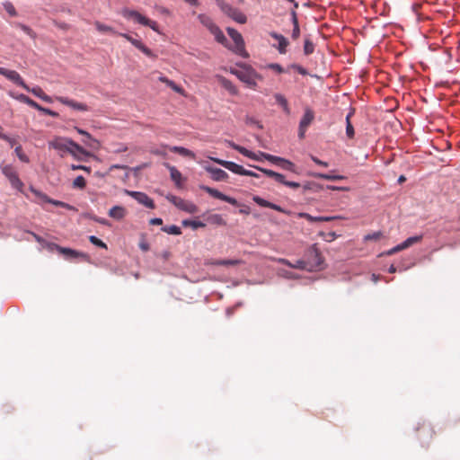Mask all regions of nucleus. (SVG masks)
Returning a JSON list of instances; mask_svg holds the SVG:
<instances>
[{
  "instance_id": "7",
  "label": "nucleus",
  "mask_w": 460,
  "mask_h": 460,
  "mask_svg": "<svg viewBox=\"0 0 460 460\" xmlns=\"http://www.w3.org/2000/svg\"><path fill=\"white\" fill-rule=\"evenodd\" d=\"M0 169L5 178L8 179L12 188L22 192L23 190V182L19 178L18 172L12 164H1Z\"/></svg>"
},
{
  "instance_id": "64",
  "label": "nucleus",
  "mask_w": 460,
  "mask_h": 460,
  "mask_svg": "<svg viewBox=\"0 0 460 460\" xmlns=\"http://www.w3.org/2000/svg\"><path fill=\"white\" fill-rule=\"evenodd\" d=\"M273 179L279 182V183H281L284 185V182H286V178L285 176L282 174V173H279V172H276V175L275 177H273Z\"/></svg>"
},
{
  "instance_id": "14",
  "label": "nucleus",
  "mask_w": 460,
  "mask_h": 460,
  "mask_svg": "<svg viewBox=\"0 0 460 460\" xmlns=\"http://www.w3.org/2000/svg\"><path fill=\"white\" fill-rule=\"evenodd\" d=\"M125 193L147 208L154 209L155 208L154 200L145 192L125 190Z\"/></svg>"
},
{
  "instance_id": "62",
  "label": "nucleus",
  "mask_w": 460,
  "mask_h": 460,
  "mask_svg": "<svg viewBox=\"0 0 460 460\" xmlns=\"http://www.w3.org/2000/svg\"><path fill=\"white\" fill-rule=\"evenodd\" d=\"M290 16H291V22L293 24V26L295 25H299V22H298V18H297V13L296 12L295 9H293L291 12H290Z\"/></svg>"
},
{
  "instance_id": "16",
  "label": "nucleus",
  "mask_w": 460,
  "mask_h": 460,
  "mask_svg": "<svg viewBox=\"0 0 460 460\" xmlns=\"http://www.w3.org/2000/svg\"><path fill=\"white\" fill-rule=\"evenodd\" d=\"M212 160L235 174L243 175L244 168L234 162L222 160L219 158H212Z\"/></svg>"
},
{
  "instance_id": "52",
  "label": "nucleus",
  "mask_w": 460,
  "mask_h": 460,
  "mask_svg": "<svg viewBox=\"0 0 460 460\" xmlns=\"http://www.w3.org/2000/svg\"><path fill=\"white\" fill-rule=\"evenodd\" d=\"M223 86L231 93V94H236L237 89L233 84V83L227 79L223 80Z\"/></svg>"
},
{
  "instance_id": "32",
  "label": "nucleus",
  "mask_w": 460,
  "mask_h": 460,
  "mask_svg": "<svg viewBox=\"0 0 460 460\" xmlns=\"http://www.w3.org/2000/svg\"><path fill=\"white\" fill-rule=\"evenodd\" d=\"M241 263L240 260L226 259V260H214L208 264L215 266H235Z\"/></svg>"
},
{
  "instance_id": "2",
  "label": "nucleus",
  "mask_w": 460,
  "mask_h": 460,
  "mask_svg": "<svg viewBox=\"0 0 460 460\" xmlns=\"http://www.w3.org/2000/svg\"><path fill=\"white\" fill-rule=\"evenodd\" d=\"M122 16L128 20H133L135 22H137L141 25L147 26L151 28L154 31L157 33H161L159 31V26L156 22L148 19L147 17L142 15L140 13L135 10H130L128 8H123L120 12Z\"/></svg>"
},
{
  "instance_id": "28",
  "label": "nucleus",
  "mask_w": 460,
  "mask_h": 460,
  "mask_svg": "<svg viewBox=\"0 0 460 460\" xmlns=\"http://www.w3.org/2000/svg\"><path fill=\"white\" fill-rule=\"evenodd\" d=\"M314 114L311 109H306L302 119H300L299 125L300 128H306L312 123L314 120Z\"/></svg>"
},
{
  "instance_id": "58",
  "label": "nucleus",
  "mask_w": 460,
  "mask_h": 460,
  "mask_svg": "<svg viewBox=\"0 0 460 460\" xmlns=\"http://www.w3.org/2000/svg\"><path fill=\"white\" fill-rule=\"evenodd\" d=\"M268 68L271 69V70H274L275 72H277L278 74H282L284 73V68L282 67V66H280L279 64L278 63H270L267 66Z\"/></svg>"
},
{
  "instance_id": "35",
  "label": "nucleus",
  "mask_w": 460,
  "mask_h": 460,
  "mask_svg": "<svg viewBox=\"0 0 460 460\" xmlns=\"http://www.w3.org/2000/svg\"><path fill=\"white\" fill-rule=\"evenodd\" d=\"M31 93H33L35 96L40 98L41 100L47 102H51V98L47 95L43 90L39 87V86H36V87H33V88H30V91Z\"/></svg>"
},
{
  "instance_id": "15",
  "label": "nucleus",
  "mask_w": 460,
  "mask_h": 460,
  "mask_svg": "<svg viewBox=\"0 0 460 460\" xmlns=\"http://www.w3.org/2000/svg\"><path fill=\"white\" fill-rule=\"evenodd\" d=\"M57 101L60 103L66 105L74 110L80 111H89L90 107L83 102H78L75 100L69 99L68 97L65 96H58L57 97Z\"/></svg>"
},
{
  "instance_id": "23",
  "label": "nucleus",
  "mask_w": 460,
  "mask_h": 460,
  "mask_svg": "<svg viewBox=\"0 0 460 460\" xmlns=\"http://www.w3.org/2000/svg\"><path fill=\"white\" fill-rule=\"evenodd\" d=\"M68 145H69L68 149L72 150V153H69V154L71 155H73L75 158L78 159V156H77L78 154L83 155H90V153L88 151H86L83 146H81L79 144H77L71 138L69 139Z\"/></svg>"
},
{
  "instance_id": "61",
  "label": "nucleus",
  "mask_w": 460,
  "mask_h": 460,
  "mask_svg": "<svg viewBox=\"0 0 460 460\" xmlns=\"http://www.w3.org/2000/svg\"><path fill=\"white\" fill-rule=\"evenodd\" d=\"M284 185L294 190L302 188V184L293 181H286V182H284Z\"/></svg>"
},
{
  "instance_id": "17",
  "label": "nucleus",
  "mask_w": 460,
  "mask_h": 460,
  "mask_svg": "<svg viewBox=\"0 0 460 460\" xmlns=\"http://www.w3.org/2000/svg\"><path fill=\"white\" fill-rule=\"evenodd\" d=\"M252 200L261 207L269 208L274 209L276 211H279V212L286 214V215L291 214V211L285 209L282 207H280L275 203L270 202V201L261 198L260 196L254 195L252 197Z\"/></svg>"
},
{
  "instance_id": "20",
  "label": "nucleus",
  "mask_w": 460,
  "mask_h": 460,
  "mask_svg": "<svg viewBox=\"0 0 460 460\" xmlns=\"http://www.w3.org/2000/svg\"><path fill=\"white\" fill-rule=\"evenodd\" d=\"M75 129L77 131L78 134L82 135L83 137H84L82 139V142L85 146L94 148V147H96L95 145L96 146L99 145V142L95 138H93L92 137V135L90 133H88L87 131H85L80 128H77V127H75Z\"/></svg>"
},
{
  "instance_id": "33",
  "label": "nucleus",
  "mask_w": 460,
  "mask_h": 460,
  "mask_svg": "<svg viewBox=\"0 0 460 460\" xmlns=\"http://www.w3.org/2000/svg\"><path fill=\"white\" fill-rule=\"evenodd\" d=\"M260 155H261L263 159H265V160H267V161L270 162L271 164H276V165H279V164H280L282 163V161H283V157L277 156V155H270V154H268V153H264V152H260Z\"/></svg>"
},
{
  "instance_id": "10",
  "label": "nucleus",
  "mask_w": 460,
  "mask_h": 460,
  "mask_svg": "<svg viewBox=\"0 0 460 460\" xmlns=\"http://www.w3.org/2000/svg\"><path fill=\"white\" fill-rule=\"evenodd\" d=\"M199 189L206 191L207 193H208L210 196H212L215 199H218L227 202L233 206H240V204L236 199L227 196L216 189H213V188L206 186V185H200Z\"/></svg>"
},
{
  "instance_id": "38",
  "label": "nucleus",
  "mask_w": 460,
  "mask_h": 460,
  "mask_svg": "<svg viewBox=\"0 0 460 460\" xmlns=\"http://www.w3.org/2000/svg\"><path fill=\"white\" fill-rule=\"evenodd\" d=\"M353 114V111H350L347 116H346V135L349 138H353L354 136H355V131H354V128L350 122V117L352 116Z\"/></svg>"
},
{
  "instance_id": "50",
  "label": "nucleus",
  "mask_w": 460,
  "mask_h": 460,
  "mask_svg": "<svg viewBox=\"0 0 460 460\" xmlns=\"http://www.w3.org/2000/svg\"><path fill=\"white\" fill-rule=\"evenodd\" d=\"M4 9L6 11V13L10 15V16H16L17 15V12L15 10V7L13 6V4L7 1V2H4Z\"/></svg>"
},
{
  "instance_id": "59",
  "label": "nucleus",
  "mask_w": 460,
  "mask_h": 460,
  "mask_svg": "<svg viewBox=\"0 0 460 460\" xmlns=\"http://www.w3.org/2000/svg\"><path fill=\"white\" fill-rule=\"evenodd\" d=\"M290 68H293V69L296 70L302 75H308L307 70L305 67H303L302 66H300V65L292 64V65H290Z\"/></svg>"
},
{
  "instance_id": "19",
  "label": "nucleus",
  "mask_w": 460,
  "mask_h": 460,
  "mask_svg": "<svg viewBox=\"0 0 460 460\" xmlns=\"http://www.w3.org/2000/svg\"><path fill=\"white\" fill-rule=\"evenodd\" d=\"M270 36L278 40V46H273L274 48H276L278 49V51L279 52V54H286L287 53V48L289 44L288 39L286 37H284L282 34L280 33H278L276 31H270Z\"/></svg>"
},
{
  "instance_id": "30",
  "label": "nucleus",
  "mask_w": 460,
  "mask_h": 460,
  "mask_svg": "<svg viewBox=\"0 0 460 460\" xmlns=\"http://www.w3.org/2000/svg\"><path fill=\"white\" fill-rule=\"evenodd\" d=\"M170 150L185 157H190L192 159L195 158V154L191 150L183 146H173L170 147Z\"/></svg>"
},
{
  "instance_id": "63",
  "label": "nucleus",
  "mask_w": 460,
  "mask_h": 460,
  "mask_svg": "<svg viewBox=\"0 0 460 460\" xmlns=\"http://www.w3.org/2000/svg\"><path fill=\"white\" fill-rule=\"evenodd\" d=\"M246 123L256 125L259 128H262V125L261 124V122L254 118L247 117Z\"/></svg>"
},
{
  "instance_id": "3",
  "label": "nucleus",
  "mask_w": 460,
  "mask_h": 460,
  "mask_svg": "<svg viewBox=\"0 0 460 460\" xmlns=\"http://www.w3.org/2000/svg\"><path fill=\"white\" fill-rule=\"evenodd\" d=\"M198 19H199V22L203 26H205L209 31V32L215 37V40L218 43H220L224 46H226V44H227L226 37L225 36V34L223 33L221 29L214 22V21L212 20L211 17H209L207 14L200 13V14H199Z\"/></svg>"
},
{
  "instance_id": "4",
  "label": "nucleus",
  "mask_w": 460,
  "mask_h": 460,
  "mask_svg": "<svg viewBox=\"0 0 460 460\" xmlns=\"http://www.w3.org/2000/svg\"><path fill=\"white\" fill-rule=\"evenodd\" d=\"M305 262L308 266V270H321L323 264V258L317 244L311 245L305 253Z\"/></svg>"
},
{
  "instance_id": "54",
  "label": "nucleus",
  "mask_w": 460,
  "mask_h": 460,
  "mask_svg": "<svg viewBox=\"0 0 460 460\" xmlns=\"http://www.w3.org/2000/svg\"><path fill=\"white\" fill-rule=\"evenodd\" d=\"M138 247L143 252H147L150 249V245H149L148 242L146 241V235L144 234H142L141 236H140V241L138 243Z\"/></svg>"
},
{
  "instance_id": "1",
  "label": "nucleus",
  "mask_w": 460,
  "mask_h": 460,
  "mask_svg": "<svg viewBox=\"0 0 460 460\" xmlns=\"http://www.w3.org/2000/svg\"><path fill=\"white\" fill-rule=\"evenodd\" d=\"M239 69H231V73L234 75L240 81L247 84L248 87L255 89L257 86L256 80L261 79V76L251 66L246 64H238Z\"/></svg>"
},
{
  "instance_id": "43",
  "label": "nucleus",
  "mask_w": 460,
  "mask_h": 460,
  "mask_svg": "<svg viewBox=\"0 0 460 460\" xmlns=\"http://www.w3.org/2000/svg\"><path fill=\"white\" fill-rule=\"evenodd\" d=\"M95 27L97 29L98 31L100 32H102V33H107V32H110V33H112V34H117V32L114 31V29L111 26H108L106 24H103L100 22H95Z\"/></svg>"
},
{
  "instance_id": "25",
  "label": "nucleus",
  "mask_w": 460,
  "mask_h": 460,
  "mask_svg": "<svg viewBox=\"0 0 460 460\" xmlns=\"http://www.w3.org/2000/svg\"><path fill=\"white\" fill-rule=\"evenodd\" d=\"M108 215L116 220H121L126 216V209L122 206H114L109 210Z\"/></svg>"
},
{
  "instance_id": "22",
  "label": "nucleus",
  "mask_w": 460,
  "mask_h": 460,
  "mask_svg": "<svg viewBox=\"0 0 460 460\" xmlns=\"http://www.w3.org/2000/svg\"><path fill=\"white\" fill-rule=\"evenodd\" d=\"M298 217L300 218H305L307 221L314 223V222H328L334 219L340 218V217H314L308 213L305 212H300L298 213Z\"/></svg>"
},
{
  "instance_id": "5",
  "label": "nucleus",
  "mask_w": 460,
  "mask_h": 460,
  "mask_svg": "<svg viewBox=\"0 0 460 460\" xmlns=\"http://www.w3.org/2000/svg\"><path fill=\"white\" fill-rule=\"evenodd\" d=\"M226 31L229 35V37L233 40L234 42V47L229 46V44H226V48H228L230 50L234 52L235 54L246 58L249 57L247 51L244 48V40L243 39L242 34L237 31L235 29L228 27L226 28Z\"/></svg>"
},
{
  "instance_id": "21",
  "label": "nucleus",
  "mask_w": 460,
  "mask_h": 460,
  "mask_svg": "<svg viewBox=\"0 0 460 460\" xmlns=\"http://www.w3.org/2000/svg\"><path fill=\"white\" fill-rule=\"evenodd\" d=\"M206 170L211 174V178L216 181H223L228 178V174L220 168L206 167Z\"/></svg>"
},
{
  "instance_id": "49",
  "label": "nucleus",
  "mask_w": 460,
  "mask_h": 460,
  "mask_svg": "<svg viewBox=\"0 0 460 460\" xmlns=\"http://www.w3.org/2000/svg\"><path fill=\"white\" fill-rule=\"evenodd\" d=\"M208 220L210 223H213L215 225L218 226H224L226 225V221L223 219L222 216L219 214H213L208 217Z\"/></svg>"
},
{
  "instance_id": "36",
  "label": "nucleus",
  "mask_w": 460,
  "mask_h": 460,
  "mask_svg": "<svg viewBox=\"0 0 460 460\" xmlns=\"http://www.w3.org/2000/svg\"><path fill=\"white\" fill-rule=\"evenodd\" d=\"M15 98L18 101L24 102L36 110H38V108L40 107L39 103H37L35 101H33L32 99H31L30 97H28L27 95H25L23 93L17 95Z\"/></svg>"
},
{
  "instance_id": "11",
  "label": "nucleus",
  "mask_w": 460,
  "mask_h": 460,
  "mask_svg": "<svg viewBox=\"0 0 460 460\" xmlns=\"http://www.w3.org/2000/svg\"><path fill=\"white\" fill-rule=\"evenodd\" d=\"M30 190L40 199V202L49 203L55 205L56 207H60L67 209H74L73 206L60 200L52 199L45 193L41 192L40 190L35 189L32 186L30 187Z\"/></svg>"
},
{
  "instance_id": "6",
  "label": "nucleus",
  "mask_w": 460,
  "mask_h": 460,
  "mask_svg": "<svg viewBox=\"0 0 460 460\" xmlns=\"http://www.w3.org/2000/svg\"><path fill=\"white\" fill-rule=\"evenodd\" d=\"M47 248L51 252L57 251L58 252L62 254L64 258L66 260H75L80 258L83 259L84 261H89L88 254L74 250L72 248L62 247L55 243H48Z\"/></svg>"
},
{
  "instance_id": "53",
  "label": "nucleus",
  "mask_w": 460,
  "mask_h": 460,
  "mask_svg": "<svg viewBox=\"0 0 460 460\" xmlns=\"http://www.w3.org/2000/svg\"><path fill=\"white\" fill-rule=\"evenodd\" d=\"M89 241L91 243H93L95 246H98L100 248L107 249V245L105 243H103L101 239L96 237L95 235H90Z\"/></svg>"
},
{
  "instance_id": "8",
  "label": "nucleus",
  "mask_w": 460,
  "mask_h": 460,
  "mask_svg": "<svg viewBox=\"0 0 460 460\" xmlns=\"http://www.w3.org/2000/svg\"><path fill=\"white\" fill-rule=\"evenodd\" d=\"M168 201L173 204L180 210L190 214H195L199 211V208L191 201L185 200L180 197L169 194L166 196Z\"/></svg>"
},
{
  "instance_id": "9",
  "label": "nucleus",
  "mask_w": 460,
  "mask_h": 460,
  "mask_svg": "<svg viewBox=\"0 0 460 460\" xmlns=\"http://www.w3.org/2000/svg\"><path fill=\"white\" fill-rule=\"evenodd\" d=\"M117 34L123 37L124 39H126L128 42H130L135 48L139 49L146 57L153 58V59H155L157 58V56L149 48H147L145 44H143L141 40L133 38L132 36H130L128 33H117Z\"/></svg>"
},
{
  "instance_id": "37",
  "label": "nucleus",
  "mask_w": 460,
  "mask_h": 460,
  "mask_svg": "<svg viewBox=\"0 0 460 460\" xmlns=\"http://www.w3.org/2000/svg\"><path fill=\"white\" fill-rule=\"evenodd\" d=\"M423 238L422 234L420 235H414L408 237L406 240H404L402 243H401V247H403L404 249L410 247L411 245L419 243Z\"/></svg>"
},
{
  "instance_id": "26",
  "label": "nucleus",
  "mask_w": 460,
  "mask_h": 460,
  "mask_svg": "<svg viewBox=\"0 0 460 460\" xmlns=\"http://www.w3.org/2000/svg\"><path fill=\"white\" fill-rule=\"evenodd\" d=\"M323 189V185L315 181H305L302 184V194H305L307 191L319 192Z\"/></svg>"
},
{
  "instance_id": "31",
  "label": "nucleus",
  "mask_w": 460,
  "mask_h": 460,
  "mask_svg": "<svg viewBox=\"0 0 460 460\" xmlns=\"http://www.w3.org/2000/svg\"><path fill=\"white\" fill-rule=\"evenodd\" d=\"M229 18L234 20V22L244 24L247 22V17L244 13H243L238 8H234Z\"/></svg>"
},
{
  "instance_id": "34",
  "label": "nucleus",
  "mask_w": 460,
  "mask_h": 460,
  "mask_svg": "<svg viewBox=\"0 0 460 460\" xmlns=\"http://www.w3.org/2000/svg\"><path fill=\"white\" fill-rule=\"evenodd\" d=\"M274 98L276 102L283 108L284 111L287 114H288L290 112V110L288 107V100L285 98V96L282 95L281 93H276L274 95Z\"/></svg>"
},
{
  "instance_id": "48",
  "label": "nucleus",
  "mask_w": 460,
  "mask_h": 460,
  "mask_svg": "<svg viewBox=\"0 0 460 460\" xmlns=\"http://www.w3.org/2000/svg\"><path fill=\"white\" fill-rule=\"evenodd\" d=\"M281 261L285 264H288V266H291L293 268H296V269H301V270H308V266H307V263L305 262V258L304 257L303 260H300V261H296V265H291L289 262H288L287 260H281Z\"/></svg>"
},
{
  "instance_id": "39",
  "label": "nucleus",
  "mask_w": 460,
  "mask_h": 460,
  "mask_svg": "<svg viewBox=\"0 0 460 460\" xmlns=\"http://www.w3.org/2000/svg\"><path fill=\"white\" fill-rule=\"evenodd\" d=\"M183 226H190L192 229H198L199 227H204L206 225L202 221L199 220H190L184 219L181 222Z\"/></svg>"
},
{
  "instance_id": "46",
  "label": "nucleus",
  "mask_w": 460,
  "mask_h": 460,
  "mask_svg": "<svg viewBox=\"0 0 460 460\" xmlns=\"http://www.w3.org/2000/svg\"><path fill=\"white\" fill-rule=\"evenodd\" d=\"M279 167L284 170L292 172H296V164L286 158H283V161L279 164Z\"/></svg>"
},
{
  "instance_id": "55",
  "label": "nucleus",
  "mask_w": 460,
  "mask_h": 460,
  "mask_svg": "<svg viewBox=\"0 0 460 460\" xmlns=\"http://www.w3.org/2000/svg\"><path fill=\"white\" fill-rule=\"evenodd\" d=\"M38 111L53 118H58L59 116V114L57 111H54L49 108L42 107L40 105L38 108Z\"/></svg>"
},
{
  "instance_id": "60",
  "label": "nucleus",
  "mask_w": 460,
  "mask_h": 460,
  "mask_svg": "<svg viewBox=\"0 0 460 460\" xmlns=\"http://www.w3.org/2000/svg\"><path fill=\"white\" fill-rule=\"evenodd\" d=\"M300 27L299 25H295L293 26V30H292V33H291V38L293 40H296L299 37H300Z\"/></svg>"
},
{
  "instance_id": "57",
  "label": "nucleus",
  "mask_w": 460,
  "mask_h": 460,
  "mask_svg": "<svg viewBox=\"0 0 460 460\" xmlns=\"http://www.w3.org/2000/svg\"><path fill=\"white\" fill-rule=\"evenodd\" d=\"M381 236H382L381 232H374L372 234H368L365 235L364 239L366 241H376V240H379Z\"/></svg>"
},
{
  "instance_id": "40",
  "label": "nucleus",
  "mask_w": 460,
  "mask_h": 460,
  "mask_svg": "<svg viewBox=\"0 0 460 460\" xmlns=\"http://www.w3.org/2000/svg\"><path fill=\"white\" fill-rule=\"evenodd\" d=\"M13 26L15 28L22 30L24 33H26L31 39L36 38V33L29 26H27L23 23H21V22H14Z\"/></svg>"
},
{
  "instance_id": "47",
  "label": "nucleus",
  "mask_w": 460,
  "mask_h": 460,
  "mask_svg": "<svg viewBox=\"0 0 460 460\" xmlns=\"http://www.w3.org/2000/svg\"><path fill=\"white\" fill-rule=\"evenodd\" d=\"M85 186L86 181L82 175L77 176L73 181V188L75 189L83 190L85 188Z\"/></svg>"
},
{
  "instance_id": "42",
  "label": "nucleus",
  "mask_w": 460,
  "mask_h": 460,
  "mask_svg": "<svg viewBox=\"0 0 460 460\" xmlns=\"http://www.w3.org/2000/svg\"><path fill=\"white\" fill-rule=\"evenodd\" d=\"M162 231L173 235H180L181 234V228L175 225L163 226Z\"/></svg>"
},
{
  "instance_id": "24",
  "label": "nucleus",
  "mask_w": 460,
  "mask_h": 460,
  "mask_svg": "<svg viewBox=\"0 0 460 460\" xmlns=\"http://www.w3.org/2000/svg\"><path fill=\"white\" fill-rule=\"evenodd\" d=\"M164 165L170 171L171 179L174 181L175 185L180 188L182 178L181 172L168 163H164Z\"/></svg>"
},
{
  "instance_id": "51",
  "label": "nucleus",
  "mask_w": 460,
  "mask_h": 460,
  "mask_svg": "<svg viewBox=\"0 0 460 460\" xmlns=\"http://www.w3.org/2000/svg\"><path fill=\"white\" fill-rule=\"evenodd\" d=\"M14 152L16 154V155L18 156V158L23 162V163H29L30 162V159L29 157L22 152V146H17L14 149Z\"/></svg>"
},
{
  "instance_id": "29",
  "label": "nucleus",
  "mask_w": 460,
  "mask_h": 460,
  "mask_svg": "<svg viewBox=\"0 0 460 460\" xmlns=\"http://www.w3.org/2000/svg\"><path fill=\"white\" fill-rule=\"evenodd\" d=\"M215 3L220 11L228 17L235 8L230 4L226 3L225 0H215Z\"/></svg>"
},
{
  "instance_id": "13",
  "label": "nucleus",
  "mask_w": 460,
  "mask_h": 460,
  "mask_svg": "<svg viewBox=\"0 0 460 460\" xmlns=\"http://www.w3.org/2000/svg\"><path fill=\"white\" fill-rule=\"evenodd\" d=\"M417 437L423 446L428 445L434 435V430L429 423L423 422L417 428Z\"/></svg>"
},
{
  "instance_id": "44",
  "label": "nucleus",
  "mask_w": 460,
  "mask_h": 460,
  "mask_svg": "<svg viewBox=\"0 0 460 460\" xmlns=\"http://www.w3.org/2000/svg\"><path fill=\"white\" fill-rule=\"evenodd\" d=\"M160 81L165 83L169 87H171L174 92L176 93H182L183 90L181 86H179L178 84H176L173 81L164 77V76H161L160 77Z\"/></svg>"
},
{
  "instance_id": "41",
  "label": "nucleus",
  "mask_w": 460,
  "mask_h": 460,
  "mask_svg": "<svg viewBox=\"0 0 460 460\" xmlns=\"http://www.w3.org/2000/svg\"><path fill=\"white\" fill-rule=\"evenodd\" d=\"M237 151L242 154L243 155L248 157V158H251L252 160H255V161H261V156L259 155H256L255 153L246 149L245 147L243 148H237Z\"/></svg>"
},
{
  "instance_id": "12",
  "label": "nucleus",
  "mask_w": 460,
  "mask_h": 460,
  "mask_svg": "<svg viewBox=\"0 0 460 460\" xmlns=\"http://www.w3.org/2000/svg\"><path fill=\"white\" fill-rule=\"evenodd\" d=\"M0 75L6 77L15 84L22 86L26 91H30V87L25 84L24 80L15 70H9L5 67L0 66Z\"/></svg>"
},
{
  "instance_id": "56",
  "label": "nucleus",
  "mask_w": 460,
  "mask_h": 460,
  "mask_svg": "<svg viewBox=\"0 0 460 460\" xmlns=\"http://www.w3.org/2000/svg\"><path fill=\"white\" fill-rule=\"evenodd\" d=\"M253 168H255L256 170L258 171H261V172H263L265 175H267L268 177H270L273 179V177H275L276 175V172L275 171L273 170H270V169H265V168H262V167H260V166H257V165H252Z\"/></svg>"
},
{
  "instance_id": "27",
  "label": "nucleus",
  "mask_w": 460,
  "mask_h": 460,
  "mask_svg": "<svg viewBox=\"0 0 460 460\" xmlns=\"http://www.w3.org/2000/svg\"><path fill=\"white\" fill-rule=\"evenodd\" d=\"M308 174L314 178L323 179V180H327V181H339V180L345 179V177L343 175L332 174V173L309 172Z\"/></svg>"
},
{
  "instance_id": "18",
  "label": "nucleus",
  "mask_w": 460,
  "mask_h": 460,
  "mask_svg": "<svg viewBox=\"0 0 460 460\" xmlns=\"http://www.w3.org/2000/svg\"><path fill=\"white\" fill-rule=\"evenodd\" d=\"M69 139L68 137H57L52 141L49 142V147L58 151L72 153V150L68 149Z\"/></svg>"
},
{
  "instance_id": "45",
  "label": "nucleus",
  "mask_w": 460,
  "mask_h": 460,
  "mask_svg": "<svg viewBox=\"0 0 460 460\" xmlns=\"http://www.w3.org/2000/svg\"><path fill=\"white\" fill-rule=\"evenodd\" d=\"M314 51V44L309 38H305L304 42V54L305 56L311 55Z\"/></svg>"
}]
</instances>
